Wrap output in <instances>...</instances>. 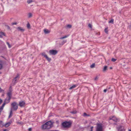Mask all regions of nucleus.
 <instances>
[{
  "instance_id": "34",
  "label": "nucleus",
  "mask_w": 131,
  "mask_h": 131,
  "mask_svg": "<svg viewBox=\"0 0 131 131\" xmlns=\"http://www.w3.org/2000/svg\"><path fill=\"white\" fill-rule=\"evenodd\" d=\"M4 107H2V106H1L0 107V111H2L3 110V109Z\"/></svg>"
},
{
  "instance_id": "44",
  "label": "nucleus",
  "mask_w": 131,
  "mask_h": 131,
  "mask_svg": "<svg viewBox=\"0 0 131 131\" xmlns=\"http://www.w3.org/2000/svg\"><path fill=\"white\" fill-rule=\"evenodd\" d=\"M12 24L13 25H15L17 24V23H12Z\"/></svg>"
},
{
  "instance_id": "2",
  "label": "nucleus",
  "mask_w": 131,
  "mask_h": 131,
  "mask_svg": "<svg viewBox=\"0 0 131 131\" xmlns=\"http://www.w3.org/2000/svg\"><path fill=\"white\" fill-rule=\"evenodd\" d=\"M72 123L70 122L65 121L62 123L63 128L68 129L70 128L71 126Z\"/></svg>"
},
{
  "instance_id": "33",
  "label": "nucleus",
  "mask_w": 131,
  "mask_h": 131,
  "mask_svg": "<svg viewBox=\"0 0 131 131\" xmlns=\"http://www.w3.org/2000/svg\"><path fill=\"white\" fill-rule=\"evenodd\" d=\"M89 115H87L86 113H84L83 116H89Z\"/></svg>"
},
{
  "instance_id": "11",
  "label": "nucleus",
  "mask_w": 131,
  "mask_h": 131,
  "mask_svg": "<svg viewBox=\"0 0 131 131\" xmlns=\"http://www.w3.org/2000/svg\"><path fill=\"white\" fill-rule=\"evenodd\" d=\"M44 31L45 34H48L50 32V31L46 29H44Z\"/></svg>"
},
{
  "instance_id": "50",
  "label": "nucleus",
  "mask_w": 131,
  "mask_h": 131,
  "mask_svg": "<svg viewBox=\"0 0 131 131\" xmlns=\"http://www.w3.org/2000/svg\"><path fill=\"white\" fill-rule=\"evenodd\" d=\"M1 112H2V111H0V115H1Z\"/></svg>"
},
{
  "instance_id": "6",
  "label": "nucleus",
  "mask_w": 131,
  "mask_h": 131,
  "mask_svg": "<svg viewBox=\"0 0 131 131\" xmlns=\"http://www.w3.org/2000/svg\"><path fill=\"white\" fill-rule=\"evenodd\" d=\"M58 51L56 50H52L49 51L50 54L55 55L57 53Z\"/></svg>"
},
{
  "instance_id": "30",
  "label": "nucleus",
  "mask_w": 131,
  "mask_h": 131,
  "mask_svg": "<svg viewBox=\"0 0 131 131\" xmlns=\"http://www.w3.org/2000/svg\"><path fill=\"white\" fill-rule=\"evenodd\" d=\"M116 60V59H115L114 58H113L111 59V61L113 62H115Z\"/></svg>"
},
{
  "instance_id": "41",
  "label": "nucleus",
  "mask_w": 131,
  "mask_h": 131,
  "mask_svg": "<svg viewBox=\"0 0 131 131\" xmlns=\"http://www.w3.org/2000/svg\"><path fill=\"white\" fill-rule=\"evenodd\" d=\"M2 102V100L0 98V104H1Z\"/></svg>"
},
{
  "instance_id": "5",
  "label": "nucleus",
  "mask_w": 131,
  "mask_h": 131,
  "mask_svg": "<svg viewBox=\"0 0 131 131\" xmlns=\"http://www.w3.org/2000/svg\"><path fill=\"white\" fill-rule=\"evenodd\" d=\"M96 131H103L102 127L101 124H97Z\"/></svg>"
},
{
  "instance_id": "53",
  "label": "nucleus",
  "mask_w": 131,
  "mask_h": 131,
  "mask_svg": "<svg viewBox=\"0 0 131 131\" xmlns=\"http://www.w3.org/2000/svg\"><path fill=\"white\" fill-rule=\"evenodd\" d=\"M20 119H21V117H20Z\"/></svg>"
},
{
  "instance_id": "25",
  "label": "nucleus",
  "mask_w": 131,
  "mask_h": 131,
  "mask_svg": "<svg viewBox=\"0 0 131 131\" xmlns=\"http://www.w3.org/2000/svg\"><path fill=\"white\" fill-rule=\"evenodd\" d=\"M32 14L30 13H29L28 14V17L30 18L32 17Z\"/></svg>"
},
{
  "instance_id": "20",
  "label": "nucleus",
  "mask_w": 131,
  "mask_h": 131,
  "mask_svg": "<svg viewBox=\"0 0 131 131\" xmlns=\"http://www.w3.org/2000/svg\"><path fill=\"white\" fill-rule=\"evenodd\" d=\"M47 60L49 62H50L51 60L50 58H49L47 56L46 58Z\"/></svg>"
},
{
  "instance_id": "39",
  "label": "nucleus",
  "mask_w": 131,
  "mask_h": 131,
  "mask_svg": "<svg viewBox=\"0 0 131 131\" xmlns=\"http://www.w3.org/2000/svg\"><path fill=\"white\" fill-rule=\"evenodd\" d=\"M17 123L19 124H23V123L22 122H18Z\"/></svg>"
},
{
  "instance_id": "27",
  "label": "nucleus",
  "mask_w": 131,
  "mask_h": 131,
  "mask_svg": "<svg viewBox=\"0 0 131 131\" xmlns=\"http://www.w3.org/2000/svg\"><path fill=\"white\" fill-rule=\"evenodd\" d=\"M12 88H11V87L10 86V87L9 88V91L8 92H10L11 93V94H12Z\"/></svg>"
},
{
  "instance_id": "24",
  "label": "nucleus",
  "mask_w": 131,
  "mask_h": 131,
  "mask_svg": "<svg viewBox=\"0 0 131 131\" xmlns=\"http://www.w3.org/2000/svg\"><path fill=\"white\" fill-rule=\"evenodd\" d=\"M67 27L68 28H71L72 26L71 25L69 24V25H68L67 26Z\"/></svg>"
},
{
  "instance_id": "23",
  "label": "nucleus",
  "mask_w": 131,
  "mask_h": 131,
  "mask_svg": "<svg viewBox=\"0 0 131 131\" xmlns=\"http://www.w3.org/2000/svg\"><path fill=\"white\" fill-rule=\"evenodd\" d=\"M95 65V63H93L92 65H91L90 66V67L91 68H93L94 67Z\"/></svg>"
},
{
  "instance_id": "46",
  "label": "nucleus",
  "mask_w": 131,
  "mask_h": 131,
  "mask_svg": "<svg viewBox=\"0 0 131 131\" xmlns=\"http://www.w3.org/2000/svg\"><path fill=\"white\" fill-rule=\"evenodd\" d=\"M106 91H107V90H106V89H105V90H104L103 91H104V92H105H105H106Z\"/></svg>"
},
{
  "instance_id": "32",
  "label": "nucleus",
  "mask_w": 131,
  "mask_h": 131,
  "mask_svg": "<svg viewBox=\"0 0 131 131\" xmlns=\"http://www.w3.org/2000/svg\"><path fill=\"white\" fill-rule=\"evenodd\" d=\"M7 43V44L8 45V47H9V48H11V46L10 45V44H9V43L8 42H6Z\"/></svg>"
},
{
  "instance_id": "31",
  "label": "nucleus",
  "mask_w": 131,
  "mask_h": 131,
  "mask_svg": "<svg viewBox=\"0 0 131 131\" xmlns=\"http://www.w3.org/2000/svg\"><path fill=\"white\" fill-rule=\"evenodd\" d=\"M32 0H29L27 1V3L28 4H29L32 2Z\"/></svg>"
},
{
  "instance_id": "21",
  "label": "nucleus",
  "mask_w": 131,
  "mask_h": 131,
  "mask_svg": "<svg viewBox=\"0 0 131 131\" xmlns=\"http://www.w3.org/2000/svg\"><path fill=\"white\" fill-rule=\"evenodd\" d=\"M76 87V85H74L73 86H72L71 87L69 88V89L71 90L72 89H73L75 88Z\"/></svg>"
},
{
  "instance_id": "10",
  "label": "nucleus",
  "mask_w": 131,
  "mask_h": 131,
  "mask_svg": "<svg viewBox=\"0 0 131 131\" xmlns=\"http://www.w3.org/2000/svg\"><path fill=\"white\" fill-rule=\"evenodd\" d=\"M11 124V122H8L6 123L5 125H4V126H5L6 127H7L9 126Z\"/></svg>"
},
{
  "instance_id": "4",
  "label": "nucleus",
  "mask_w": 131,
  "mask_h": 131,
  "mask_svg": "<svg viewBox=\"0 0 131 131\" xmlns=\"http://www.w3.org/2000/svg\"><path fill=\"white\" fill-rule=\"evenodd\" d=\"M11 105L12 106L11 109L12 108V110H13L14 111H16L17 109L18 108V104L16 102L12 103Z\"/></svg>"
},
{
  "instance_id": "37",
  "label": "nucleus",
  "mask_w": 131,
  "mask_h": 131,
  "mask_svg": "<svg viewBox=\"0 0 131 131\" xmlns=\"http://www.w3.org/2000/svg\"><path fill=\"white\" fill-rule=\"evenodd\" d=\"M67 41L66 40H64L62 42V44H64V43H66Z\"/></svg>"
},
{
  "instance_id": "3",
  "label": "nucleus",
  "mask_w": 131,
  "mask_h": 131,
  "mask_svg": "<svg viewBox=\"0 0 131 131\" xmlns=\"http://www.w3.org/2000/svg\"><path fill=\"white\" fill-rule=\"evenodd\" d=\"M7 96L6 98L5 99L4 102L6 103H9L12 97V94L10 92H8L7 94Z\"/></svg>"
},
{
  "instance_id": "43",
  "label": "nucleus",
  "mask_w": 131,
  "mask_h": 131,
  "mask_svg": "<svg viewBox=\"0 0 131 131\" xmlns=\"http://www.w3.org/2000/svg\"><path fill=\"white\" fill-rule=\"evenodd\" d=\"M93 126H92L91 127V130L90 131H93L92 130H93Z\"/></svg>"
},
{
  "instance_id": "22",
  "label": "nucleus",
  "mask_w": 131,
  "mask_h": 131,
  "mask_svg": "<svg viewBox=\"0 0 131 131\" xmlns=\"http://www.w3.org/2000/svg\"><path fill=\"white\" fill-rule=\"evenodd\" d=\"M108 23H111L112 24H113L114 23V19H111L109 21Z\"/></svg>"
},
{
  "instance_id": "9",
  "label": "nucleus",
  "mask_w": 131,
  "mask_h": 131,
  "mask_svg": "<svg viewBox=\"0 0 131 131\" xmlns=\"http://www.w3.org/2000/svg\"><path fill=\"white\" fill-rule=\"evenodd\" d=\"M17 29L19 31L21 32H23L25 29L21 27H18L17 28Z\"/></svg>"
},
{
  "instance_id": "18",
  "label": "nucleus",
  "mask_w": 131,
  "mask_h": 131,
  "mask_svg": "<svg viewBox=\"0 0 131 131\" xmlns=\"http://www.w3.org/2000/svg\"><path fill=\"white\" fill-rule=\"evenodd\" d=\"M121 126H118V127H117V128L118 129V130L119 131H124V130L123 129L120 130V129L121 128Z\"/></svg>"
},
{
  "instance_id": "51",
  "label": "nucleus",
  "mask_w": 131,
  "mask_h": 131,
  "mask_svg": "<svg viewBox=\"0 0 131 131\" xmlns=\"http://www.w3.org/2000/svg\"><path fill=\"white\" fill-rule=\"evenodd\" d=\"M129 131H131V130H130V129H129Z\"/></svg>"
},
{
  "instance_id": "26",
  "label": "nucleus",
  "mask_w": 131,
  "mask_h": 131,
  "mask_svg": "<svg viewBox=\"0 0 131 131\" xmlns=\"http://www.w3.org/2000/svg\"><path fill=\"white\" fill-rule=\"evenodd\" d=\"M68 37V36H64V37H60V39H64V38H66L67 37Z\"/></svg>"
},
{
  "instance_id": "28",
  "label": "nucleus",
  "mask_w": 131,
  "mask_h": 131,
  "mask_svg": "<svg viewBox=\"0 0 131 131\" xmlns=\"http://www.w3.org/2000/svg\"><path fill=\"white\" fill-rule=\"evenodd\" d=\"M30 24L29 23H28L27 25V27L28 28H30Z\"/></svg>"
},
{
  "instance_id": "45",
  "label": "nucleus",
  "mask_w": 131,
  "mask_h": 131,
  "mask_svg": "<svg viewBox=\"0 0 131 131\" xmlns=\"http://www.w3.org/2000/svg\"><path fill=\"white\" fill-rule=\"evenodd\" d=\"M56 123H57V124H58L59 123V122L58 121H56Z\"/></svg>"
},
{
  "instance_id": "36",
  "label": "nucleus",
  "mask_w": 131,
  "mask_h": 131,
  "mask_svg": "<svg viewBox=\"0 0 131 131\" xmlns=\"http://www.w3.org/2000/svg\"><path fill=\"white\" fill-rule=\"evenodd\" d=\"M6 104L5 102H4V103L2 104V107H4L5 105Z\"/></svg>"
},
{
  "instance_id": "12",
  "label": "nucleus",
  "mask_w": 131,
  "mask_h": 131,
  "mask_svg": "<svg viewBox=\"0 0 131 131\" xmlns=\"http://www.w3.org/2000/svg\"><path fill=\"white\" fill-rule=\"evenodd\" d=\"M12 108L10 111V113H9V116L8 118H10V117H12Z\"/></svg>"
},
{
  "instance_id": "38",
  "label": "nucleus",
  "mask_w": 131,
  "mask_h": 131,
  "mask_svg": "<svg viewBox=\"0 0 131 131\" xmlns=\"http://www.w3.org/2000/svg\"><path fill=\"white\" fill-rule=\"evenodd\" d=\"M88 26L90 28H92V25H91L90 24H88Z\"/></svg>"
},
{
  "instance_id": "7",
  "label": "nucleus",
  "mask_w": 131,
  "mask_h": 131,
  "mask_svg": "<svg viewBox=\"0 0 131 131\" xmlns=\"http://www.w3.org/2000/svg\"><path fill=\"white\" fill-rule=\"evenodd\" d=\"M25 103L24 101L20 102L19 103V105L21 107H24L25 106Z\"/></svg>"
},
{
  "instance_id": "19",
  "label": "nucleus",
  "mask_w": 131,
  "mask_h": 131,
  "mask_svg": "<svg viewBox=\"0 0 131 131\" xmlns=\"http://www.w3.org/2000/svg\"><path fill=\"white\" fill-rule=\"evenodd\" d=\"M42 55L45 58H46L47 56L44 52L42 53Z\"/></svg>"
},
{
  "instance_id": "17",
  "label": "nucleus",
  "mask_w": 131,
  "mask_h": 131,
  "mask_svg": "<svg viewBox=\"0 0 131 131\" xmlns=\"http://www.w3.org/2000/svg\"><path fill=\"white\" fill-rule=\"evenodd\" d=\"M77 112L76 110H74L70 112V113L73 114H76Z\"/></svg>"
},
{
  "instance_id": "15",
  "label": "nucleus",
  "mask_w": 131,
  "mask_h": 131,
  "mask_svg": "<svg viewBox=\"0 0 131 131\" xmlns=\"http://www.w3.org/2000/svg\"><path fill=\"white\" fill-rule=\"evenodd\" d=\"M3 67V63L2 61L0 60V70Z\"/></svg>"
},
{
  "instance_id": "29",
  "label": "nucleus",
  "mask_w": 131,
  "mask_h": 131,
  "mask_svg": "<svg viewBox=\"0 0 131 131\" xmlns=\"http://www.w3.org/2000/svg\"><path fill=\"white\" fill-rule=\"evenodd\" d=\"M105 32L107 34L108 32V30H107V28H106L104 30Z\"/></svg>"
},
{
  "instance_id": "52",
  "label": "nucleus",
  "mask_w": 131,
  "mask_h": 131,
  "mask_svg": "<svg viewBox=\"0 0 131 131\" xmlns=\"http://www.w3.org/2000/svg\"><path fill=\"white\" fill-rule=\"evenodd\" d=\"M110 68L111 69H112V67H110Z\"/></svg>"
},
{
  "instance_id": "49",
  "label": "nucleus",
  "mask_w": 131,
  "mask_h": 131,
  "mask_svg": "<svg viewBox=\"0 0 131 131\" xmlns=\"http://www.w3.org/2000/svg\"><path fill=\"white\" fill-rule=\"evenodd\" d=\"M0 38H2V36L1 35H0Z\"/></svg>"
},
{
  "instance_id": "8",
  "label": "nucleus",
  "mask_w": 131,
  "mask_h": 131,
  "mask_svg": "<svg viewBox=\"0 0 131 131\" xmlns=\"http://www.w3.org/2000/svg\"><path fill=\"white\" fill-rule=\"evenodd\" d=\"M110 120H112L115 122H117L118 120V119H117L116 117L114 116L112 117L111 118H110Z\"/></svg>"
},
{
  "instance_id": "40",
  "label": "nucleus",
  "mask_w": 131,
  "mask_h": 131,
  "mask_svg": "<svg viewBox=\"0 0 131 131\" xmlns=\"http://www.w3.org/2000/svg\"><path fill=\"white\" fill-rule=\"evenodd\" d=\"M3 91H4V90L2 89L1 88H0V92H1Z\"/></svg>"
},
{
  "instance_id": "47",
  "label": "nucleus",
  "mask_w": 131,
  "mask_h": 131,
  "mask_svg": "<svg viewBox=\"0 0 131 131\" xmlns=\"http://www.w3.org/2000/svg\"><path fill=\"white\" fill-rule=\"evenodd\" d=\"M29 131H31V128H29L28 129Z\"/></svg>"
},
{
  "instance_id": "35",
  "label": "nucleus",
  "mask_w": 131,
  "mask_h": 131,
  "mask_svg": "<svg viewBox=\"0 0 131 131\" xmlns=\"http://www.w3.org/2000/svg\"><path fill=\"white\" fill-rule=\"evenodd\" d=\"M0 34L1 35H4V36H5V34L3 32H1Z\"/></svg>"
},
{
  "instance_id": "16",
  "label": "nucleus",
  "mask_w": 131,
  "mask_h": 131,
  "mask_svg": "<svg viewBox=\"0 0 131 131\" xmlns=\"http://www.w3.org/2000/svg\"><path fill=\"white\" fill-rule=\"evenodd\" d=\"M107 70V66H105L104 67L103 69V71L104 72H105Z\"/></svg>"
},
{
  "instance_id": "48",
  "label": "nucleus",
  "mask_w": 131,
  "mask_h": 131,
  "mask_svg": "<svg viewBox=\"0 0 131 131\" xmlns=\"http://www.w3.org/2000/svg\"><path fill=\"white\" fill-rule=\"evenodd\" d=\"M3 131H8V130L7 129H5Z\"/></svg>"
},
{
  "instance_id": "42",
  "label": "nucleus",
  "mask_w": 131,
  "mask_h": 131,
  "mask_svg": "<svg viewBox=\"0 0 131 131\" xmlns=\"http://www.w3.org/2000/svg\"><path fill=\"white\" fill-rule=\"evenodd\" d=\"M98 78L97 77H96L94 79V80H97L98 79Z\"/></svg>"
},
{
  "instance_id": "14",
  "label": "nucleus",
  "mask_w": 131,
  "mask_h": 131,
  "mask_svg": "<svg viewBox=\"0 0 131 131\" xmlns=\"http://www.w3.org/2000/svg\"><path fill=\"white\" fill-rule=\"evenodd\" d=\"M4 125L3 124V122L2 121H0V127H2L4 126Z\"/></svg>"
},
{
  "instance_id": "13",
  "label": "nucleus",
  "mask_w": 131,
  "mask_h": 131,
  "mask_svg": "<svg viewBox=\"0 0 131 131\" xmlns=\"http://www.w3.org/2000/svg\"><path fill=\"white\" fill-rule=\"evenodd\" d=\"M19 75L18 74H17V75L15 78V79L13 80V81H14V83H16V79L17 78H19Z\"/></svg>"
},
{
  "instance_id": "1",
  "label": "nucleus",
  "mask_w": 131,
  "mask_h": 131,
  "mask_svg": "<svg viewBox=\"0 0 131 131\" xmlns=\"http://www.w3.org/2000/svg\"><path fill=\"white\" fill-rule=\"evenodd\" d=\"M53 123L49 121L45 123L42 126V128L43 129H48L52 127Z\"/></svg>"
}]
</instances>
